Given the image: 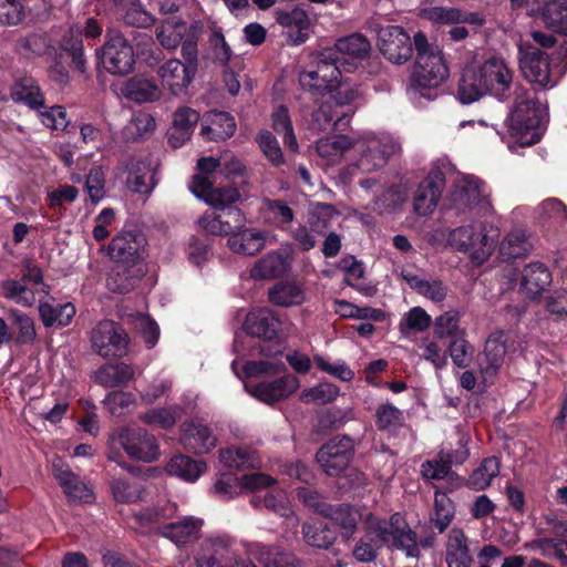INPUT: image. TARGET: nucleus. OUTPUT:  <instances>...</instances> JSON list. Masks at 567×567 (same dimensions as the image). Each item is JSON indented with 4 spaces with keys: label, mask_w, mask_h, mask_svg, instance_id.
<instances>
[{
    "label": "nucleus",
    "mask_w": 567,
    "mask_h": 567,
    "mask_svg": "<svg viewBox=\"0 0 567 567\" xmlns=\"http://www.w3.org/2000/svg\"><path fill=\"white\" fill-rule=\"evenodd\" d=\"M384 544L404 550L410 557L419 556L415 534L400 514H393L389 520L370 514L365 520L364 535L355 543L352 555L359 563H371Z\"/></svg>",
    "instance_id": "obj_1"
},
{
    "label": "nucleus",
    "mask_w": 567,
    "mask_h": 567,
    "mask_svg": "<svg viewBox=\"0 0 567 567\" xmlns=\"http://www.w3.org/2000/svg\"><path fill=\"white\" fill-rule=\"evenodd\" d=\"M530 243L523 229H513L503 239L499 252L503 258H522L525 257L530 250Z\"/></svg>",
    "instance_id": "obj_48"
},
{
    "label": "nucleus",
    "mask_w": 567,
    "mask_h": 567,
    "mask_svg": "<svg viewBox=\"0 0 567 567\" xmlns=\"http://www.w3.org/2000/svg\"><path fill=\"white\" fill-rule=\"evenodd\" d=\"M10 96L14 102L24 103L35 111L43 109V95L40 87L31 79H23L13 85Z\"/></svg>",
    "instance_id": "obj_47"
},
{
    "label": "nucleus",
    "mask_w": 567,
    "mask_h": 567,
    "mask_svg": "<svg viewBox=\"0 0 567 567\" xmlns=\"http://www.w3.org/2000/svg\"><path fill=\"white\" fill-rule=\"evenodd\" d=\"M120 440L131 458L154 462L159 456L155 437L143 429H125L120 434Z\"/></svg>",
    "instance_id": "obj_17"
},
{
    "label": "nucleus",
    "mask_w": 567,
    "mask_h": 567,
    "mask_svg": "<svg viewBox=\"0 0 567 567\" xmlns=\"http://www.w3.org/2000/svg\"><path fill=\"white\" fill-rule=\"evenodd\" d=\"M353 455V443L348 436H334L317 452V462L329 476H338L348 468Z\"/></svg>",
    "instance_id": "obj_13"
},
{
    "label": "nucleus",
    "mask_w": 567,
    "mask_h": 567,
    "mask_svg": "<svg viewBox=\"0 0 567 567\" xmlns=\"http://www.w3.org/2000/svg\"><path fill=\"white\" fill-rule=\"evenodd\" d=\"M261 210L282 229H286L295 217L291 207L281 200L265 198L261 202Z\"/></svg>",
    "instance_id": "obj_56"
},
{
    "label": "nucleus",
    "mask_w": 567,
    "mask_h": 567,
    "mask_svg": "<svg viewBox=\"0 0 567 567\" xmlns=\"http://www.w3.org/2000/svg\"><path fill=\"white\" fill-rule=\"evenodd\" d=\"M219 460L229 468L248 470L260 466L259 456L249 447L223 449L219 451Z\"/></svg>",
    "instance_id": "obj_43"
},
{
    "label": "nucleus",
    "mask_w": 567,
    "mask_h": 567,
    "mask_svg": "<svg viewBox=\"0 0 567 567\" xmlns=\"http://www.w3.org/2000/svg\"><path fill=\"white\" fill-rule=\"evenodd\" d=\"M401 151L400 143L388 133L362 132L354 136L349 156V172L373 173L382 169Z\"/></svg>",
    "instance_id": "obj_5"
},
{
    "label": "nucleus",
    "mask_w": 567,
    "mask_h": 567,
    "mask_svg": "<svg viewBox=\"0 0 567 567\" xmlns=\"http://www.w3.org/2000/svg\"><path fill=\"white\" fill-rule=\"evenodd\" d=\"M135 377L133 365L118 362L104 364L95 372V380L103 386L115 388L126 384Z\"/></svg>",
    "instance_id": "obj_40"
},
{
    "label": "nucleus",
    "mask_w": 567,
    "mask_h": 567,
    "mask_svg": "<svg viewBox=\"0 0 567 567\" xmlns=\"http://www.w3.org/2000/svg\"><path fill=\"white\" fill-rule=\"evenodd\" d=\"M551 282V275L540 264H529L524 267L520 279L522 292L530 299L538 297Z\"/></svg>",
    "instance_id": "obj_33"
},
{
    "label": "nucleus",
    "mask_w": 567,
    "mask_h": 567,
    "mask_svg": "<svg viewBox=\"0 0 567 567\" xmlns=\"http://www.w3.org/2000/svg\"><path fill=\"white\" fill-rule=\"evenodd\" d=\"M513 73L499 58H489L477 68H466L458 84V97L464 104L480 100L486 93L503 95L511 86Z\"/></svg>",
    "instance_id": "obj_4"
},
{
    "label": "nucleus",
    "mask_w": 567,
    "mask_h": 567,
    "mask_svg": "<svg viewBox=\"0 0 567 567\" xmlns=\"http://www.w3.org/2000/svg\"><path fill=\"white\" fill-rule=\"evenodd\" d=\"M121 94L136 103H147L159 99L161 90L154 80L136 75L121 86Z\"/></svg>",
    "instance_id": "obj_32"
},
{
    "label": "nucleus",
    "mask_w": 567,
    "mask_h": 567,
    "mask_svg": "<svg viewBox=\"0 0 567 567\" xmlns=\"http://www.w3.org/2000/svg\"><path fill=\"white\" fill-rule=\"evenodd\" d=\"M416 61L408 86V95L416 102L421 97L433 100L435 90L449 78V68L442 50L431 45L425 34L419 32L414 35Z\"/></svg>",
    "instance_id": "obj_2"
},
{
    "label": "nucleus",
    "mask_w": 567,
    "mask_h": 567,
    "mask_svg": "<svg viewBox=\"0 0 567 567\" xmlns=\"http://www.w3.org/2000/svg\"><path fill=\"white\" fill-rule=\"evenodd\" d=\"M354 145V136L344 134L322 137L317 142V153L327 165H337L346 161L349 165V156Z\"/></svg>",
    "instance_id": "obj_21"
},
{
    "label": "nucleus",
    "mask_w": 567,
    "mask_h": 567,
    "mask_svg": "<svg viewBox=\"0 0 567 567\" xmlns=\"http://www.w3.org/2000/svg\"><path fill=\"white\" fill-rule=\"evenodd\" d=\"M231 369L238 378L271 377L281 373L285 364L280 360L248 361L243 368V375L237 371V361L231 363Z\"/></svg>",
    "instance_id": "obj_49"
},
{
    "label": "nucleus",
    "mask_w": 567,
    "mask_h": 567,
    "mask_svg": "<svg viewBox=\"0 0 567 567\" xmlns=\"http://www.w3.org/2000/svg\"><path fill=\"white\" fill-rule=\"evenodd\" d=\"M75 307L71 302L63 305L41 302L39 305V313L44 327L68 326L75 316Z\"/></svg>",
    "instance_id": "obj_44"
},
{
    "label": "nucleus",
    "mask_w": 567,
    "mask_h": 567,
    "mask_svg": "<svg viewBox=\"0 0 567 567\" xmlns=\"http://www.w3.org/2000/svg\"><path fill=\"white\" fill-rule=\"evenodd\" d=\"M290 270V260L280 251H271L258 259L250 269V277L257 280L284 277Z\"/></svg>",
    "instance_id": "obj_30"
},
{
    "label": "nucleus",
    "mask_w": 567,
    "mask_h": 567,
    "mask_svg": "<svg viewBox=\"0 0 567 567\" xmlns=\"http://www.w3.org/2000/svg\"><path fill=\"white\" fill-rule=\"evenodd\" d=\"M542 14L549 29L567 34V0H548Z\"/></svg>",
    "instance_id": "obj_50"
},
{
    "label": "nucleus",
    "mask_w": 567,
    "mask_h": 567,
    "mask_svg": "<svg viewBox=\"0 0 567 567\" xmlns=\"http://www.w3.org/2000/svg\"><path fill=\"white\" fill-rule=\"evenodd\" d=\"M445 563L447 567H471L468 539L461 528L453 527L447 534Z\"/></svg>",
    "instance_id": "obj_29"
},
{
    "label": "nucleus",
    "mask_w": 567,
    "mask_h": 567,
    "mask_svg": "<svg viewBox=\"0 0 567 567\" xmlns=\"http://www.w3.org/2000/svg\"><path fill=\"white\" fill-rule=\"evenodd\" d=\"M432 323L431 316L421 307H413L401 319L399 329L402 333L409 330L422 332Z\"/></svg>",
    "instance_id": "obj_63"
},
{
    "label": "nucleus",
    "mask_w": 567,
    "mask_h": 567,
    "mask_svg": "<svg viewBox=\"0 0 567 567\" xmlns=\"http://www.w3.org/2000/svg\"><path fill=\"white\" fill-rule=\"evenodd\" d=\"M91 343L93 350L103 358H121L127 353L130 338L121 326L103 320L92 330Z\"/></svg>",
    "instance_id": "obj_11"
},
{
    "label": "nucleus",
    "mask_w": 567,
    "mask_h": 567,
    "mask_svg": "<svg viewBox=\"0 0 567 567\" xmlns=\"http://www.w3.org/2000/svg\"><path fill=\"white\" fill-rule=\"evenodd\" d=\"M434 334L440 339L457 338L460 332V313L455 310H450L439 316L434 320Z\"/></svg>",
    "instance_id": "obj_62"
},
{
    "label": "nucleus",
    "mask_w": 567,
    "mask_h": 567,
    "mask_svg": "<svg viewBox=\"0 0 567 567\" xmlns=\"http://www.w3.org/2000/svg\"><path fill=\"white\" fill-rule=\"evenodd\" d=\"M519 68L526 80L540 87H554L558 79L551 74L548 56L529 43L520 42Z\"/></svg>",
    "instance_id": "obj_12"
},
{
    "label": "nucleus",
    "mask_w": 567,
    "mask_h": 567,
    "mask_svg": "<svg viewBox=\"0 0 567 567\" xmlns=\"http://www.w3.org/2000/svg\"><path fill=\"white\" fill-rule=\"evenodd\" d=\"M323 517L332 519L340 527L341 535L344 538H350L353 536L357 524L361 519V513L359 509L347 504L336 506L330 504Z\"/></svg>",
    "instance_id": "obj_42"
},
{
    "label": "nucleus",
    "mask_w": 567,
    "mask_h": 567,
    "mask_svg": "<svg viewBox=\"0 0 567 567\" xmlns=\"http://www.w3.org/2000/svg\"><path fill=\"white\" fill-rule=\"evenodd\" d=\"M408 199V188L403 185H395L382 190L370 204L372 210L382 213L392 210Z\"/></svg>",
    "instance_id": "obj_52"
},
{
    "label": "nucleus",
    "mask_w": 567,
    "mask_h": 567,
    "mask_svg": "<svg viewBox=\"0 0 567 567\" xmlns=\"http://www.w3.org/2000/svg\"><path fill=\"white\" fill-rule=\"evenodd\" d=\"M251 543L238 542L227 534H220L207 538L202 546V551L208 556L220 557L223 559L231 558L240 553V547H245L248 554V547Z\"/></svg>",
    "instance_id": "obj_34"
},
{
    "label": "nucleus",
    "mask_w": 567,
    "mask_h": 567,
    "mask_svg": "<svg viewBox=\"0 0 567 567\" xmlns=\"http://www.w3.org/2000/svg\"><path fill=\"white\" fill-rule=\"evenodd\" d=\"M199 114L187 106L179 107L173 116V126L168 131V142L173 147H179L190 138Z\"/></svg>",
    "instance_id": "obj_31"
},
{
    "label": "nucleus",
    "mask_w": 567,
    "mask_h": 567,
    "mask_svg": "<svg viewBox=\"0 0 567 567\" xmlns=\"http://www.w3.org/2000/svg\"><path fill=\"white\" fill-rule=\"evenodd\" d=\"M499 230L482 220H470L452 229L447 243L458 251L470 255L477 264H483L493 252Z\"/></svg>",
    "instance_id": "obj_6"
},
{
    "label": "nucleus",
    "mask_w": 567,
    "mask_h": 567,
    "mask_svg": "<svg viewBox=\"0 0 567 567\" xmlns=\"http://www.w3.org/2000/svg\"><path fill=\"white\" fill-rule=\"evenodd\" d=\"M299 385L300 383L297 377L285 374L274 381L260 382L255 385L245 384V390L258 401L271 404L288 398Z\"/></svg>",
    "instance_id": "obj_18"
},
{
    "label": "nucleus",
    "mask_w": 567,
    "mask_h": 567,
    "mask_svg": "<svg viewBox=\"0 0 567 567\" xmlns=\"http://www.w3.org/2000/svg\"><path fill=\"white\" fill-rule=\"evenodd\" d=\"M250 504L254 507L265 506L281 517L292 519L295 525L298 524V517L295 515L285 491L268 493L262 499L255 496L250 499Z\"/></svg>",
    "instance_id": "obj_46"
},
{
    "label": "nucleus",
    "mask_w": 567,
    "mask_h": 567,
    "mask_svg": "<svg viewBox=\"0 0 567 567\" xmlns=\"http://www.w3.org/2000/svg\"><path fill=\"white\" fill-rule=\"evenodd\" d=\"M103 69L113 75L131 73L135 64L132 45L117 30H109L104 45L97 51Z\"/></svg>",
    "instance_id": "obj_10"
},
{
    "label": "nucleus",
    "mask_w": 567,
    "mask_h": 567,
    "mask_svg": "<svg viewBox=\"0 0 567 567\" xmlns=\"http://www.w3.org/2000/svg\"><path fill=\"white\" fill-rule=\"evenodd\" d=\"M189 189L197 198L215 209H225L240 198L239 190L236 187H214L208 176L195 175Z\"/></svg>",
    "instance_id": "obj_16"
},
{
    "label": "nucleus",
    "mask_w": 567,
    "mask_h": 567,
    "mask_svg": "<svg viewBox=\"0 0 567 567\" xmlns=\"http://www.w3.org/2000/svg\"><path fill=\"white\" fill-rule=\"evenodd\" d=\"M207 124L202 127V135L210 141H225L234 135L236 123L226 112H213L207 117Z\"/></svg>",
    "instance_id": "obj_38"
},
{
    "label": "nucleus",
    "mask_w": 567,
    "mask_h": 567,
    "mask_svg": "<svg viewBox=\"0 0 567 567\" xmlns=\"http://www.w3.org/2000/svg\"><path fill=\"white\" fill-rule=\"evenodd\" d=\"M378 45L383 56L394 64L405 63L412 55L409 34L398 25L377 29Z\"/></svg>",
    "instance_id": "obj_15"
},
{
    "label": "nucleus",
    "mask_w": 567,
    "mask_h": 567,
    "mask_svg": "<svg viewBox=\"0 0 567 567\" xmlns=\"http://www.w3.org/2000/svg\"><path fill=\"white\" fill-rule=\"evenodd\" d=\"M280 326L281 322L272 310L260 308L246 316L244 329L252 337L272 339L277 336Z\"/></svg>",
    "instance_id": "obj_26"
},
{
    "label": "nucleus",
    "mask_w": 567,
    "mask_h": 567,
    "mask_svg": "<svg viewBox=\"0 0 567 567\" xmlns=\"http://www.w3.org/2000/svg\"><path fill=\"white\" fill-rule=\"evenodd\" d=\"M127 187L142 195H150L156 186L154 173L142 162H133L127 166Z\"/></svg>",
    "instance_id": "obj_41"
},
{
    "label": "nucleus",
    "mask_w": 567,
    "mask_h": 567,
    "mask_svg": "<svg viewBox=\"0 0 567 567\" xmlns=\"http://www.w3.org/2000/svg\"><path fill=\"white\" fill-rule=\"evenodd\" d=\"M227 216L236 223L237 230L227 240L229 249L236 254L252 256L266 244V233L245 227V215L237 208L229 209Z\"/></svg>",
    "instance_id": "obj_14"
},
{
    "label": "nucleus",
    "mask_w": 567,
    "mask_h": 567,
    "mask_svg": "<svg viewBox=\"0 0 567 567\" xmlns=\"http://www.w3.org/2000/svg\"><path fill=\"white\" fill-rule=\"evenodd\" d=\"M491 192L487 185L474 175L460 176L451 193L452 206L462 212L471 208H478L484 214H494L491 202Z\"/></svg>",
    "instance_id": "obj_9"
},
{
    "label": "nucleus",
    "mask_w": 567,
    "mask_h": 567,
    "mask_svg": "<svg viewBox=\"0 0 567 567\" xmlns=\"http://www.w3.org/2000/svg\"><path fill=\"white\" fill-rule=\"evenodd\" d=\"M268 298L276 306L293 307L306 301V291L296 281H280L269 289Z\"/></svg>",
    "instance_id": "obj_35"
},
{
    "label": "nucleus",
    "mask_w": 567,
    "mask_h": 567,
    "mask_svg": "<svg viewBox=\"0 0 567 567\" xmlns=\"http://www.w3.org/2000/svg\"><path fill=\"white\" fill-rule=\"evenodd\" d=\"M207 464L202 460H193L187 455H175L166 464L169 475L177 476L186 482L194 483L206 472Z\"/></svg>",
    "instance_id": "obj_36"
},
{
    "label": "nucleus",
    "mask_w": 567,
    "mask_h": 567,
    "mask_svg": "<svg viewBox=\"0 0 567 567\" xmlns=\"http://www.w3.org/2000/svg\"><path fill=\"white\" fill-rule=\"evenodd\" d=\"M342 120L343 114L330 101H326L315 111L312 125L318 131H327L333 128Z\"/></svg>",
    "instance_id": "obj_58"
},
{
    "label": "nucleus",
    "mask_w": 567,
    "mask_h": 567,
    "mask_svg": "<svg viewBox=\"0 0 567 567\" xmlns=\"http://www.w3.org/2000/svg\"><path fill=\"white\" fill-rule=\"evenodd\" d=\"M195 74L196 71L194 65H185L178 59H171L166 61L157 70V75L161 79L162 85L173 95H181L184 93L195 78Z\"/></svg>",
    "instance_id": "obj_19"
},
{
    "label": "nucleus",
    "mask_w": 567,
    "mask_h": 567,
    "mask_svg": "<svg viewBox=\"0 0 567 567\" xmlns=\"http://www.w3.org/2000/svg\"><path fill=\"white\" fill-rule=\"evenodd\" d=\"M276 21L287 30V39L290 44L298 45L308 38L310 19L305 10L295 8L291 11H276Z\"/></svg>",
    "instance_id": "obj_25"
},
{
    "label": "nucleus",
    "mask_w": 567,
    "mask_h": 567,
    "mask_svg": "<svg viewBox=\"0 0 567 567\" xmlns=\"http://www.w3.org/2000/svg\"><path fill=\"white\" fill-rule=\"evenodd\" d=\"M181 416L177 406L156 408L141 415V420L148 425H156L162 429L172 427Z\"/></svg>",
    "instance_id": "obj_57"
},
{
    "label": "nucleus",
    "mask_w": 567,
    "mask_h": 567,
    "mask_svg": "<svg viewBox=\"0 0 567 567\" xmlns=\"http://www.w3.org/2000/svg\"><path fill=\"white\" fill-rule=\"evenodd\" d=\"M499 473V461L497 457H487L481 465L471 474L468 485L476 491L487 488L493 478Z\"/></svg>",
    "instance_id": "obj_53"
},
{
    "label": "nucleus",
    "mask_w": 567,
    "mask_h": 567,
    "mask_svg": "<svg viewBox=\"0 0 567 567\" xmlns=\"http://www.w3.org/2000/svg\"><path fill=\"white\" fill-rule=\"evenodd\" d=\"M419 348L422 350V358L431 362L435 369L441 370L447 364V351L439 340L424 338Z\"/></svg>",
    "instance_id": "obj_61"
},
{
    "label": "nucleus",
    "mask_w": 567,
    "mask_h": 567,
    "mask_svg": "<svg viewBox=\"0 0 567 567\" xmlns=\"http://www.w3.org/2000/svg\"><path fill=\"white\" fill-rule=\"evenodd\" d=\"M186 29L185 22H166L157 29L156 35L164 48L172 50L182 43Z\"/></svg>",
    "instance_id": "obj_59"
},
{
    "label": "nucleus",
    "mask_w": 567,
    "mask_h": 567,
    "mask_svg": "<svg viewBox=\"0 0 567 567\" xmlns=\"http://www.w3.org/2000/svg\"><path fill=\"white\" fill-rule=\"evenodd\" d=\"M402 277L408 282L410 288L433 302H441L446 297L447 289L440 280L422 279L409 271H403Z\"/></svg>",
    "instance_id": "obj_45"
},
{
    "label": "nucleus",
    "mask_w": 567,
    "mask_h": 567,
    "mask_svg": "<svg viewBox=\"0 0 567 567\" xmlns=\"http://www.w3.org/2000/svg\"><path fill=\"white\" fill-rule=\"evenodd\" d=\"M547 121V105L542 103L534 92L519 89L506 118L508 134L514 140V144L530 146L537 143Z\"/></svg>",
    "instance_id": "obj_3"
},
{
    "label": "nucleus",
    "mask_w": 567,
    "mask_h": 567,
    "mask_svg": "<svg viewBox=\"0 0 567 567\" xmlns=\"http://www.w3.org/2000/svg\"><path fill=\"white\" fill-rule=\"evenodd\" d=\"M272 127L282 135L284 143L292 151L297 152L298 143L293 133L292 123L288 110L280 105L272 113Z\"/></svg>",
    "instance_id": "obj_55"
},
{
    "label": "nucleus",
    "mask_w": 567,
    "mask_h": 567,
    "mask_svg": "<svg viewBox=\"0 0 567 567\" xmlns=\"http://www.w3.org/2000/svg\"><path fill=\"white\" fill-rule=\"evenodd\" d=\"M144 245V237L130 230L120 231L107 246V255L117 264L134 262Z\"/></svg>",
    "instance_id": "obj_24"
},
{
    "label": "nucleus",
    "mask_w": 567,
    "mask_h": 567,
    "mask_svg": "<svg viewBox=\"0 0 567 567\" xmlns=\"http://www.w3.org/2000/svg\"><path fill=\"white\" fill-rule=\"evenodd\" d=\"M182 443L195 454H206L217 445L213 430L202 421L194 420L183 424Z\"/></svg>",
    "instance_id": "obj_20"
},
{
    "label": "nucleus",
    "mask_w": 567,
    "mask_h": 567,
    "mask_svg": "<svg viewBox=\"0 0 567 567\" xmlns=\"http://www.w3.org/2000/svg\"><path fill=\"white\" fill-rule=\"evenodd\" d=\"M339 395L337 385L323 382L313 388L306 389L301 392L300 399L305 403L327 404L336 400Z\"/></svg>",
    "instance_id": "obj_60"
},
{
    "label": "nucleus",
    "mask_w": 567,
    "mask_h": 567,
    "mask_svg": "<svg viewBox=\"0 0 567 567\" xmlns=\"http://www.w3.org/2000/svg\"><path fill=\"white\" fill-rule=\"evenodd\" d=\"M454 517L452 501L444 493H435L434 517L432 522L440 533H443Z\"/></svg>",
    "instance_id": "obj_64"
},
{
    "label": "nucleus",
    "mask_w": 567,
    "mask_h": 567,
    "mask_svg": "<svg viewBox=\"0 0 567 567\" xmlns=\"http://www.w3.org/2000/svg\"><path fill=\"white\" fill-rule=\"evenodd\" d=\"M141 275V270L135 271L130 267L117 266L107 277V288L113 292H127L136 286Z\"/></svg>",
    "instance_id": "obj_51"
},
{
    "label": "nucleus",
    "mask_w": 567,
    "mask_h": 567,
    "mask_svg": "<svg viewBox=\"0 0 567 567\" xmlns=\"http://www.w3.org/2000/svg\"><path fill=\"white\" fill-rule=\"evenodd\" d=\"M506 354L505 334L503 331L492 333L485 342L484 351L478 355L481 371L486 377L494 375L503 363Z\"/></svg>",
    "instance_id": "obj_28"
},
{
    "label": "nucleus",
    "mask_w": 567,
    "mask_h": 567,
    "mask_svg": "<svg viewBox=\"0 0 567 567\" xmlns=\"http://www.w3.org/2000/svg\"><path fill=\"white\" fill-rule=\"evenodd\" d=\"M4 298L22 307H32L37 301L50 293V287L43 281L42 270L37 266H29L19 280L8 279L1 284Z\"/></svg>",
    "instance_id": "obj_8"
},
{
    "label": "nucleus",
    "mask_w": 567,
    "mask_h": 567,
    "mask_svg": "<svg viewBox=\"0 0 567 567\" xmlns=\"http://www.w3.org/2000/svg\"><path fill=\"white\" fill-rule=\"evenodd\" d=\"M444 187L443 177L440 174L430 175L419 185L414 199L413 209L419 216L432 214L441 198Z\"/></svg>",
    "instance_id": "obj_22"
},
{
    "label": "nucleus",
    "mask_w": 567,
    "mask_h": 567,
    "mask_svg": "<svg viewBox=\"0 0 567 567\" xmlns=\"http://www.w3.org/2000/svg\"><path fill=\"white\" fill-rule=\"evenodd\" d=\"M341 66L344 68L340 59L334 58V52L326 50L320 54L313 70L300 73V85L313 95H323L326 92L331 93L334 89H338V94H344L346 99L339 101L332 95H330V99L334 100L338 105H343L352 99L353 94L340 85Z\"/></svg>",
    "instance_id": "obj_7"
},
{
    "label": "nucleus",
    "mask_w": 567,
    "mask_h": 567,
    "mask_svg": "<svg viewBox=\"0 0 567 567\" xmlns=\"http://www.w3.org/2000/svg\"><path fill=\"white\" fill-rule=\"evenodd\" d=\"M52 467L54 477L69 498L79 502H91L93 498L92 489L78 475L72 473L61 458H54Z\"/></svg>",
    "instance_id": "obj_23"
},
{
    "label": "nucleus",
    "mask_w": 567,
    "mask_h": 567,
    "mask_svg": "<svg viewBox=\"0 0 567 567\" xmlns=\"http://www.w3.org/2000/svg\"><path fill=\"white\" fill-rule=\"evenodd\" d=\"M466 451L462 453H443L439 454L437 460L426 461L421 466V474L424 480H443L450 474L451 465L463 463L467 458Z\"/></svg>",
    "instance_id": "obj_39"
},
{
    "label": "nucleus",
    "mask_w": 567,
    "mask_h": 567,
    "mask_svg": "<svg viewBox=\"0 0 567 567\" xmlns=\"http://www.w3.org/2000/svg\"><path fill=\"white\" fill-rule=\"evenodd\" d=\"M203 525L204 520L202 518L185 516L177 522L161 526L158 533L177 546H183L199 537Z\"/></svg>",
    "instance_id": "obj_27"
},
{
    "label": "nucleus",
    "mask_w": 567,
    "mask_h": 567,
    "mask_svg": "<svg viewBox=\"0 0 567 567\" xmlns=\"http://www.w3.org/2000/svg\"><path fill=\"white\" fill-rule=\"evenodd\" d=\"M336 50L350 59H362L370 51V42L362 34L353 33L339 39L336 42Z\"/></svg>",
    "instance_id": "obj_54"
},
{
    "label": "nucleus",
    "mask_w": 567,
    "mask_h": 567,
    "mask_svg": "<svg viewBox=\"0 0 567 567\" xmlns=\"http://www.w3.org/2000/svg\"><path fill=\"white\" fill-rule=\"evenodd\" d=\"M248 555L258 559L265 567H300L299 560L292 554L275 550L260 543H251Z\"/></svg>",
    "instance_id": "obj_37"
}]
</instances>
